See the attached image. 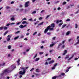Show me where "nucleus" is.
Returning <instances> with one entry per match:
<instances>
[{"mask_svg":"<svg viewBox=\"0 0 79 79\" xmlns=\"http://www.w3.org/2000/svg\"><path fill=\"white\" fill-rule=\"evenodd\" d=\"M4 27V29H5V30H6V29H8V28L6 27Z\"/></svg>","mask_w":79,"mask_h":79,"instance_id":"nucleus-25","label":"nucleus"},{"mask_svg":"<svg viewBox=\"0 0 79 79\" xmlns=\"http://www.w3.org/2000/svg\"><path fill=\"white\" fill-rule=\"evenodd\" d=\"M50 27H52V28H53V27H55V23H53L51 24V26Z\"/></svg>","mask_w":79,"mask_h":79,"instance_id":"nucleus-8","label":"nucleus"},{"mask_svg":"<svg viewBox=\"0 0 79 79\" xmlns=\"http://www.w3.org/2000/svg\"><path fill=\"white\" fill-rule=\"evenodd\" d=\"M70 21V19H68L66 20V21H67V22Z\"/></svg>","mask_w":79,"mask_h":79,"instance_id":"nucleus-27","label":"nucleus"},{"mask_svg":"<svg viewBox=\"0 0 79 79\" xmlns=\"http://www.w3.org/2000/svg\"><path fill=\"white\" fill-rule=\"evenodd\" d=\"M48 27H49V31H53V30L54 29L53 28H51V27H50V26H49Z\"/></svg>","mask_w":79,"mask_h":79,"instance_id":"nucleus-10","label":"nucleus"},{"mask_svg":"<svg viewBox=\"0 0 79 79\" xmlns=\"http://www.w3.org/2000/svg\"><path fill=\"white\" fill-rule=\"evenodd\" d=\"M39 69H36V72H39Z\"/></svg>","mask_w":79,"mask_h":79,"instance_id":"nucleus-39","label":"nucleus"},{"mask_svg":"<svg viewBox=\"0 0 79 79\" xmlns=\"http://www.w3.org/2000/svg\"><path fill=\"white\" fill-rule=\"evenodd\" d=\"M20 23H21V22H19L17 23L16 25H19Z\"/></svg>","mask_w":79,"mask_h":79,"instance_id":"nucleus-60","label":"nucleus"},{"mask_svg":"<svg viewBox=\"0 0 79 79\" xmlns=\"http://www.w3.org/2000/svg\"><path fill=\"white\" fill-rule=\"evenodd\" d=\"M70 32H71V31H67L66 33V35H69V34L70 33Z\"/></svg>","mask_w":79,"mask_h":79,"instance_id":"nucleus-13","label":"nucleus"},{"mask_svg":"<svg viewBox=\"0 0 79 79\" xmlns=\"http://www.w3.org/2000/svg\"><path fill=\"white\" fill-rule=\"evenodd\" d=\"M54 62H55L54 60H52L51 61L49 62V64H52V63H54Z\"/></svg>","mask_w":79,"mask_h":79,"instance_id":"nucleus-11","label":"nucleus"},{"mask_svg":"<svg viewBox=\"0 0 79 79\" xmlns=\"http://www.w3.org/2000/svg\"><path fill=\"white\" fill-rule=\"evenodd\" d=\"M59 23V20H57L56 22V23L57 24H58V23Z\"/></svg>","mask_w":79,"mask_h":79,"instance_id":"nucleus-53","label":"nucleus"},{"mask_svg":"<svg viewBox=\"0 0 79 79\" xmlns=\"http://www.w3.org/2000/svg\"><path fill=\"white\" fill-rule=\"evenodd\" d=\"M7 33H8V31H6L4 34V35H6V34H7Z\"/></svg>","mask_w":79,"mask_h":79,"instance_id":"nucleus-40","label":"nucleus"},{"mask_svg":"<svg viewBox=\"0 0 79 79\" xmlns=\"http://www.w3.org/2000/svg\"><path fill=\"white\" fill-rule=\"evenodd\" d=\"M20 28H21V29H23V25H20Z\"/></svg>","mask_w":79,"mask_h":79,"instance_id":"nucleus-37","label":"nucleus"},{"mask_svg":"<svg viewBox=\"0 0 79 79\" xmlns=\"http://www.w3.org/2000/svg\"><path fill=\"white\" fill-rule=\"evenodd\" d=\"M63 24V23H60V24H59V26H61V25H62V24Z\"/></svg>","mask_w":79,"mask_h":79,"instance_id":"nucleus-41","label":"nucleus"},{"mask_svg":"<svg viewBox=\"0 0 79 79\" xmlns=\"http://www.w3.org/2000/svg\"><path fill=\"white\" fill-rule=\"evenodd\" d=\"M49 27H47V28L45 29L44 31V34H46L48 31V30H49Z\"/></svg>","mask_w":79,"mask_h":79,"instance_id":"nucleus-4","label":"nucleus"},{"mask_svg":"<svg viewBox=\"0 0 79 79\" xmlns=\"http://www.w3.org/2000/svg\"><path fill=\"white\" fill-rule=\"evenodd\" d=\"M55 39H56V37H54L52 38V40H55Z\"/></svg>","mask_w":79,"mask_h":79,"instance_id":"nucleus-47","label":"nucleus"},{"mask_svg":"<svg viewBox=\"0 0 79 79\" xmlns=\"http://www.w3.org/2000/svg\"><path fill=\"white\" fill-rule=\"evenodd\" d=\"M37 56V54H36L35 55V56L34 57V58H36Z\"/></svg>","mask_w":79,"mask_h":79,"instance_id":"nucleus-43","label":"nucleus"},{"mask_svg":"<svg viewBox=\"0 0 79 79\" xmlns=\"http://www.w3.org/2000/svg\"><path fill=\"white\" fill-rule=\"evenodd\" d=\"M58 64L56 63L55 64L53 67L52 68V69H55V68H56V66H57V65Z\"/></svg>","mask_w":79,"mask_h":79,"instance_id":"nucleus-7","label":"nucleus"},{"mask_svg":"<svg viewBox=\"0 0 79 79\" xmlns=\"http://www.w3.org/2000/svg\"><path fill=\"white\" fill-rule=\"evenodd\" d=\"M57 77H61V75H60L58 76H57Z\"/></svg>","mask_w":79,"mask_h":79,"instance_id":"nucleus-35","label":"nucleus"},{"mask_svg":"<svg viewBox=\"0 0 79 79\" xmlns=\"http://www.w3.org/2000/svg\"><path fill=\"white\" fill-rule=\"evenodd\" d=\"M19 7H20V8H22V7H23V5H20L19 6Z\"/></svg>","mask_w":79,"mask_h":79,"instance_id":"nucleus-62","label":"nucleus"},{"mask_svg":"<svg viewBox=\"0 0 79 79\" xmlns=\"http://www.w3.org/2000/svg\"><path fill=\"white\" fill-rule=\"evenodd\" d=\"M73 57H74V55H72V57H70V58H69V59H68V61H69V60H71V59H72V58H73Z\"/></svg>","mask_w":79,"mask_h":79,"instance_id":"nucleus-14","label":"nucleus"},{"mask_svg":"<svg viewBox=\"0 0 79 79\" xmlns=\"http://www.w3.org/2000/svg\"><path fill=\"white\" fill-rule=\"evenodd\" d=\"M14 3H15V2L14 1H12L11 2V4H13Z\"/></svg>","mask_w":79,"mask_h":79,"instance_id":"nucleus-61","label":"nucleus"},{"mask_svg":"<svg viewBox=\"0 0 79 79\" xmlns=\"http://www.w3.org/2000/svg\"><path fill=\"white\" fill-rule=\"evenodd\" d=\"M8 48L9 49H11V46L10 45H9L8 47Z\"/></svg>","mask_w":79,"mask_h":79,"instance_id":"nucleus-36","label":"nucleus"},{"mask_svg":"<svg viewBox=\"0 0 79 79\" xmlns=\"http://www.w3.org/2000/svg\"><path fill=\"white\" fill-rule=\"evenodd\" d=\"M7 37H8V38L7 40V41H10V38L11 37V35H9L7 36Z\"/></svg>","mask_w":79,"mask_h":79,"instance_id":"nucleus-5","label":"nucleus"},{"mask_svg":"<svg viewBox=\"0 0 79 79\" xmlns=\"http://www.w3.org/2000/svg\"><path fill=\"white\" fill-rule=\"evenodd\" d=\"M11 21H15V18L12 17L11 18Z\"/></svg>","mask_w":79,"mask_h":79,"instance_id":"nucleus-26","label":"nucleus"},{"mask_svg":"<svg viewBox=\"0 0 79 79\" xmlns=\"http://www.w3.org/2000/svg\"><path fill=\"white\" fill-rule=\"evenodd\" d=\"M19 61H20V59H19L17 61V63L18 64V66H19L20 64V63H19Z\"/></svg>","mask_w":79,"mask_h":79,"instance_id":"nucleus-12","label":"nucleus"},{"mask_svg":"<svg viewBox=\"0 0 79 79\" xmlns=\"http://www.w3.org/2000/svg\"><path fill=\"white\" fill-rule=\"evenodd\" d=\"M40 60L39 58H36L35 60V61H38Z\"/></svg>","mask_w":79,"mask_h":79,"instance_id":"nucleus-18","label":"nucleus"},{"mask_svg":"<svg viewBox=\"0 0 79 79\" xmlns=\"http://www.w3.org/2000/svg\"><path fill=\"white\" fill-rule=\"evenodd\" d=\"M10 71L8 69H6L4 70L3 73L2 74L3 75L5 74H6V73H8Z\"/></svg>","mask_w":79,"mask_h":79,"instance_id":"nucleus-2","label":"nucleus"},{"mask_svg":"<svg viewBox=\"0 0 79 79\" xmlns=\"http://www.w3.org/2000/svg\"><path fill=\"white\" fill-rule=\"evenodd\" d=\"M77 24H75V28H76L77 27Z\"/></svg>","mask_w":79,"mask_h":79,"instance_id":"nucleus-31","label":"nucleus"},{"mask_svg":"<svg viewBox=\"0 0 79 79\" xmlns=\"http://www.w3.org/2000/svg\"><path fill=\"white\" fill-rule=\"evenodd\" d=\"M64 47H65V45H63L62 46V48H64Z\"/></svg>","mask_w":79,"mask_h":79,"instance_id":"nucleus-51","label":"nucleus"},{"mask_svg":"<svg viewBox=\"0 0 79 79\" xmlns=\"http://www.w3.org/2000/svg\"><path fill=\"white\" fill-rule=\"evenodd\" d=\"M79 44V41L78 40L77 42V43H76V44L77 45V44Z\"/></svg>","mask_w":79,"mask_h":79,"instance_id":"nucleus-50","label":"nucleus"},{"mask_svg":"<svg viewBox=\"0 0 79 79\" xmlns=\"http://www.w3.org/2000/svg\"><path fill=\"white\" fill-rule=\"evenodd\" d=\"M66 53H67V50H65L64 51V52L63 53V55H65Z\"/></svg>","mask_w":79,"mask_h":79,"instance_id":"nucleus-16","label":"nucleus"},{"mask_svg":"<svg viewBox=\"0 0 79 79\" xmlns=\"http://www.w3.org/2000/svg\"><path fill=\"white\" fill-rule=\"evenodd\" d=\"M40 55H43L44 54V52H41L39 53Z\"/></svg>","mask_w":79,"mask_h":79,"instance_id":"nucleus-32","label":"nucleus"},{"mask_svg":"<svg viewBox=\"0 0 79 79\" xmlns=\"http://www.w3.org/2000/svg\"><path fill=\"white\" fill-rule=\"evenodd\" d=\"M18 38H19V36H17L14 38V40H16V39H18Z\"/></svg>","mask_w":79,"mask_h":79,"instance_id":"nucleus-22","label":"nucleus"},{"mask_svg":"<svg viewBox=\"0 0 79 79\" xmlns=\"http://www.w3.org/2000/svg\"><path fill=\"white\" fill-rule=\"evenodd\" d=\"M47 34L48 35H50L51 34V32H48L47 33Z\"/></svg>","mask_w":79,"mask_h":79,"instance_id":"nucleus-29","label":"nucleus"},{"mask_svg":"<svg viewBox=\"0 0 79 79\" xmlns=\"http://www.w3.org/2000/svg\"><path fill=\"white\" fill-rule=\"evenodd\" d=\"M69 55H67L66 56V57H65V58L66 59V58H69Z\"/></svg>","mask_w":79,"mask_h":79,"instance_id":"nucleus-20","label":"nucleus"},{"mask_svg":"<svg viewBox=\"0 0 79 79\" xmlns=\"http://www.w3.org/2000/svg\"><path fill=\"white\" fill-rule=\"evenodd\" d=\"M51 60V58H49L47 60L48 61H49V60Z\"/></svg>","mask_w":79,"mask_h":79,"instance_id":"nucleus-52","label":"nucleus"},{"mask_svg":"<svg viewBox=\"0 0 79 79\" xmlns=\"http://www.w3.org/2000/svg\"><path fill=\"white\" fill-rule=\"evenodd\" d=\"M29 1H28L25 2V8H27V7H28L29 6Z\"/></svg>","mask_w":79,"mask_h":79,"instance_id":"nucleus-3","label":"nucleus"},{"mask_svg":"<svg viewBox=\"0 0 79 79\" xmlns=\"http://www.w3.org/2000/svg\"><path fill=\"white\" fill-rule=\"evenodd\" d=\"M49 17H50V15H47L46 17V19H47Z\"/></svg>","mask_w":79,"mask_h":79,"instance_id":"nucleus-54","label":"nucleus"},{"mask_svg":"<svg viewBox=\"0 0 79 79\" xmlns=\"http://www.w3.org/2000/svg\"><path fill=\"white\" fill-rule=\"evenodd\" d=\"M6 8L7 9H10V7L9 6H7L6 7Z\"/></svg>","mask_w":79,"mask_h":79,"instance_id":"nucleus-24","label":"nucleus"},{"mask_svg":"<svg viewBox=\"0 0 79 79\" xmlns=\"http://www.w3.org/2000/svg\"><path fill=\"white\" fill-rule=\"evenodd\" d=\"M61 76H64V75H65V73H61Z\"/></svg>","mask_w":79,"mask_h":79,"instance_id":"nucleus-38","label":"nucleus"},{"mask_svg":"<svg viewBox=\"0 0 79 79\" xmlns=\"http://www.w3.org/2000/svg\"><path fill=\"white\" fill-rule=\"evenodd\" d=\"M26 19H26V18H24L23 19H22V21H23V20H26Z\"/></svg>","mask_w":79,"mask_h":79,"instance_id":"nucleus-46","label":"nucleus"},{"mask_svg":"<svg viewBox=\"0 0 79 79\" xmlns=\"http://www.w3.org/2000/svg\"><path fill=\"white\" fill-rule=\"evenodd\" d=\"M23 10H24V9L23 8L21 9H20L19 11H20V12H22V11H23Z\"/></svg>","mask_w":79,"mask_h":79,"instance_id":"nucleus-23","label":"nucleus"},{"mask_svg":"<svg viewBox=\"0 0 79 79\" xmlns=\"http://www.w3.org/2000/svg\"><path fill=\"white\" fill-rule=\"evenodd\" d=\"M33 70H34V68H32L30 70V71L31 72Z\"/></svg>","mask_w":79,"mask_h":79,"instance_id":"nucleus-45","label":"nucleus"},{"mask_svg":"<svg viewBox=\"0 0 79 79\" xmlns=\"http://www.w3.org/2000/svg\"><path fill=\"white\" fill-rule=\"evenodd\" d=\"M54 45H55V44H50V47H53V46H54Z\"/></svg>","mask_w":79,"mask_h":79,"instance_id":"nucleus-21","label":"nucleus"},{"mask_svg":"<svg viewBox=\"0 0 79 79\" xmlns=\"http://www.w3.org/2000/svg\"><path fill=\"white\" fill-rule=\"evenodd\" d=\"M29 50H30V49H27L26 50V52H29Z\"/></svg>","mask_w":79,"mask_h":79,"instance_id":"nucleus-57","label":"nucleus"},{"mask_svg":"<svg viewBox=\"0 0 79 79\" xmlns=\"http://www.w3.org/2000/svg\"><path fill=\"white\" fill-rule=\"evenodd\" d=\"M10 24L9 23H7V24L6 26H10Z\"/></svg>","mask_w":79,"mask_h":79,"instance_id":"nucleus-55","label":"nucleus"},{"mask_svg":"<svg viewBox=\"0 0 79 79\" xmlns=\"http://www.w3.org/2000/svg\"><path fill=\"white\" fill-rule=\"evenodd\" d=\"M35 13H36V11H34L32 13V14H35Z\"/></svg>","mask_w":79,"mask_h":79,"instance_id":"nucleus-34","label":"nucleus"},{"mask_svg":"<svg viewBox=\"0 0 79 79\" xmlns=\"http://www.w3.org/2000/svg\"><path fill=\"white\" fill-rule=\"evenodd\" d=\"M71 40H72V39H69V42H70L71 41Z\"/></svg>","mask_w":79,"mask_h":79,"instance_id":"nucleus-64","label":"nucleus"},{"mask_svg":"<svg viewBox=\"0 0 79 79\" xmlns=\"http://www.w3.org/2000/svg\"><path fill=\"white\" fill-rule=\"evenodd\" d=\"M0 79H3L4 78V76H3V74L1 73L0 75Z\"/></svg>","mask_w":79,"mask_h":79,"instance_id":"nucleus-6","label":"nucleus"},{"mask_svg":"<svg viewBox=\"0 0 79 79\" xmlns=\"http://www.w3.org/2000/svg\"><path fill=\"white\" fill-rule=\"evenodd\" d=\"M25 23L27 24H29V23L26 22V21H23L22 22V24H24Z\"/></svg>","mask_w":79,"mask_h":79,"instance_id":"nucleus-9","label":"nucleus"},{"mask_svg":"<svg viewBox=\"0 0 79 79\" xmlns=\"http://www.w3.org/2000/svg\"><path fill=\"white\" fill-rule=\"evenodd\" d=\"M35 74L36 76H39V75H40L39 74H37V73H35Z\"/></svg>","mask_w":79,"mask_h":79,"instance_id":"nucleus-59","label":"nucleus"},{"mask_svg":"<svg viewBox=\"0 0 79 79\" xmlns=\"http://www.w3.org/2000/svg\"><path fill=\"white\" fill-rule=\"evenodd\" d=\"M45 11V10H43L41 12V13H44Z\"/></svg>","mask_w":79,"mask_h":79,"instance_id":"nucleus-42","label":"nucleus"},{"mask_svg":"<svg viewBox=\"0 0 79 79\" xmlns=\"http://www.w3.org/2000/svg\"><path fill=\"white\" fill-rule=\"evenodd\" d=\"M19 32H20V31H17V32H16V34H18V33H19Z\"/></svg>","mask_w":79,"mask_h":79,"instance_id":"nucleus-58","label":"nucleus"},{"mask_svg":"<svg viewBox=\"0 0 79 79\" xmlns=\"http://www.w3.org/2000/svg\"><path fill=\"white\" fill-rule=\"evenodd\" d=\"M57 77V76H55L52 78V79H56Z\"/></svg>","mask_w":79,"mask_h":79,"instance_id":"nucleus-19","label":"nucleus"},{"mask_svg":"<svg viewBox=\"0 0 79 79\" xmlns=\"http://www.w3.org/2000/svg\"><path fill=\"white\" fill-rule=\"evenodd\" d=\"M44 48V46H41L40 47V48Z\"/></svg>","mask_w":79,"mask_h":79,"instance_id":"nucleus-63","label":"nucleus"},{"mask_svg":"<svg viewBox=\"0 0 79 79\" xmlns=\"http://www.w3.org/2000/svg\"><path fill=\"white\" fill-rule=\"evenodd\" d=\"M3 29V27H0V31L2 30Z\"/></svg>","mask_w":79,"mask_h":79,"instance_id":"nucleus-28","label":"nucleus"},{"mask_svg":"<svg viewBox=\"0 0 79 79\" xmlns=\"http://www.w3.org/2000/svg\"><path fill=\"white\" fill-rule=\"evenodd\" d=\"M37 31H35L34 33H33V35H35L36 34H37Z\"/></svg>","mask_w":79,"mask_h":79,"instance_id":"nucleus-33","label":"nucleus"},{"mask_svg":"<svg viewBox=\"0 0 79 79\" xmlns=\"http://www.w3.org/2000/svg\"><path fill=\"white\" fill-rule=\"evenodd\" d=\"M65 4H66V2H64L63 3H62V5H65Z\"/></svg>","mask_w":79,"mask_h":79,"instance_id":"nucleus-30","label":"nucleus"},{"mask_svg":"<svg viewBox=\"0 0 79 79\" xmlns=\"http://www.w3.org/2000/svg\"><path fill=\"white\" fill-rule=\"evenodd\" d=\"M67 25L66 24H65L63 25L62 26V28H64V27H65V26H66Z\"/></svg>","mask_w":79,"mask_h":79,"instance_id":"nucleus-17","label":"nucleus"},{"mask_svg":"<svg viewBox=\"0 0 79 79\" xmlns=\"http://www.w3.org/2000/svg\"><path fill=\"white\" fill-rule=\"evenodd\" d=\"M29 21H32V19H29Z\"/></svg>","mask_w":79,"mask_h":79,"instance_id":"nucleus-56","label":"nucleus"},{"mask_svg":"<svg viewBox=\"0 0 79 79\" xmlns=\"http://www.w3.org/2000/svg\"><path fill=\"white\" fill-rule=\"evenodd\" d=\"M20 69H23V71H20L19 72V74L23 75V74H25V73H26V69H25L24 67H21L19 69L20 70Z\"/></svg>","mask_w":79,"mask_h":79,"instance_id":"nucleus-1","label":"nucleus"},{"mask_svg":"<svg viewBox=\"0 0 79 79\" xmlns=\"http://www.w3.org/2000/svg\"><path fill=\"white\" fill-rule=\"evenodd\" d=\"M45 65H47H47H48V62H46L45 63Z\"/></svg>","mask_w":79,"mask_h":79,"instance_id":"nucleus-49","label":"nucleus"},{"mask_svg":"<svg viewBox=\"0 0 79 79\" xmlns=\"http://www.w3.org/2000/svg\"><path fill=\"white\" fill-rule=\"evenodd\" d=\"M69 69H68L66 70V73H68L69 71Z\"/></svg>","mask_w":79,"mask_h":79,"instance_id":"nucleus-44","label":"nucleus"},{"mask_svg":"<svg viewBox=\"0 0 79 79\" xmlns=\"http://www.w3.org/2000/svg\"><path fill=\"white\" fill-rule=\"evenodd\" d=\"M44 22H43L42 23H40L39 24H37L38 25V26H41V25H42L43 24H44Z\"/></svg>","mask_w":79,"mask_h":79,"instance_id":"nucleus-15","label":"nucleus"},{"mask_svg":"<svg viewBox=\"0 0 79 79\" xmlns=\"http://www.w3.org/2000/svg\"><path fill=\"white\" fill-rule=\"evenodd\" d=\"M42 18H43L42 17H40L39 18V20H41V19H42Z\"/></svg>","mask_w":79,"mask_h":79,"instance_id":"nucleus-48","label":"nucleus"}]
</instances>
